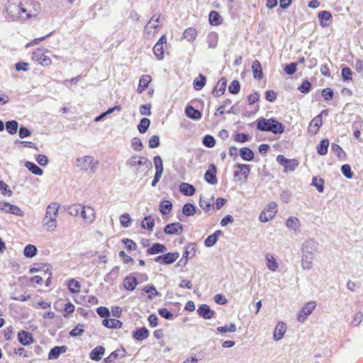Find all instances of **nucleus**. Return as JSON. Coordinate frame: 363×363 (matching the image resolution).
Segmentation results:
<instances>
[{
    "label": "nucleus",
    "instance_id": "f257e3e1",
    "mask_svg": "<svg viewBox=\"0 0 363 363\" xmlns=\"http://www.w3.org/2000/svg\"><path fill=\"white\" fill-rule=\"evenodd\" d=\"M317 243L313 239L306 240L301 249V267L303 269L309 270L313 267V261L315 258Z\"/></svg>",
    "mask_w": 363,
    "mask_h": 363
},
{
    "label": "nucleus",
    "instance_id": "f03ea898",
    "mask_svg": "<svg viewBox=\"0 0 363 363\" xmlns=\"http://www.w3.org/2000/svg\"><path fill=\"white\" fill-rule=\"evenodd\" d=\"M60 205L57 203H51L46 208L45 216L43 220V225L48 231H54L57 227V217Z\"/></svg>",
    "mask_w": 363,
    "mask_h": 363
},
{
    "label": "nucleus",
    "instance_id": "7ed1b4c3",
    "mask_svg": "<svg viewBox=\"0 0 363 363\" xmlns=\"http://www.w3.org/2000/svg\"><path fill=\"white\" fill-rule=\"evenodd\" d=\"M257 128L261 131L272 132L274 134L282 133L284 125L274 118H260L257 121Z\"/></svg>",
    "mask_w": 363,
    "mask_h": 363
},
{
    "label": "nucleus",
    "instance_id": "20e7f679",
    "mask_svg": "<svg viewBox=\"0 0 363 363\" xmlns=\"http://www.w3.org/2000/svg\"><path fill=\"white\" fill-rule=\"evenodd\" d=\"M40 4L33 0H23V20H28L35 17L40 12Z\"/></svg>",
    "mask_w": 363,
    "mask_h": 363
},
{
    "label": "nucleus",
    "instance_id": "39448f33",
    "mask_svg": "<svg viewBox=\"0 0 363 363\" xmlns=\"http://www.w3.org/2000/svg\"><path fill=\"white\" fill-rule=\"evenodd\" d=\"M7 13L14 19L23 20V0H12L9 1L6 6Z\"/></svg>",
    "mask_w": 363,
    "mask_h": 363
},
{
    "label": "nucleus",
    "instance_id": "423d86ee",
    "mask_svg": "<svg viewBox=\"0 0 363 363\" xmlns=\"http://www.w3.org/2000/svg\"><path fill=\"white\" fill-rule=\"evenodd\" d=\"M99 162L95 160L91 155H86L79 157L76 160V166L82 170H91V172L95 173L96 171Z\"/></svg>",
    "mask_w": 363,
    "mask_h": 363
},
{
    "label": "nucleus",
    "instance_id": "0eeeda50",
    "mask_svg": "<svg viewBox=\"0 0 363 363\" xmlns=\"http://www.w3.org/2000/svg\"><path fill=\"white\" fill-rule=\"evenodd\" d=\"M160 15L155 14L147 22L143 30V37L145 38L150 39L157 33L160 28Z\"/></svg>",
    "mask_w": 363,
    "mask_h": 363
},
{
    "label": "nucleus",
    "instance_id": "6e6552de",
    "mask_svg": "<svg viewBox=\"0 0 363 363\" xmlns=\"http://www.w3.org/2000/svg\"><path fill=\"white\" fill-rule=\"evenodd\" d=\"M125 164L131 168H136V173L138 172V168L140 166L145 165L147 167H151L152 164L150 160L145 157L138 155H134L130 157L125 162Z\"/></svg>",
    "mask_w": 363,
    "mask_h": 363
},
{
    "label": "nucleus",
    "instance_id": "1a4fd4ad",
    "mask_svg": "<svg viewBox=\"0 0 363 363\" xmlns=\"http://www.w3.org/2000/svg\"><path fill=\"white\" fill-rule=\"evenodd\" d=\"M316 303L315 301H310L303 305L297 315V320L300 323L304 322L308 316L311 314L315 308Z\"/></svg>",
    "mask_w": 363,
    "mask_h": 363
},
{
    "label": "nucleus",
    "instance_id": "9d476101",
    "mask_svg": "<svg viewBox=\"0 0 363 363\" xmlns=\"http://www.w3.org/2000/svg\"><path fill=\"white\" fill-rule=\"evenodd\" d=\"M179 257V253L168 252L163 255L157 256L155 258V262H158L161 264H171L174 263Z\"/></svg>",
    "mask_w": 363,
    "mask_h": 363
},
{
    "label": "nucleus",
    "instance_id": "9b49d317",
    "mask_svg": "<svg viewBox=\"0 0 363 363\" xmlns=\"http://www.w3.org/2000/svg\"><path fill=\"white\" fill-rule=\"evenodd\" d=\"M33 60L38 62L42 66H49L52 63L50 58L45 55L43 50L38 49L32 54Z\"/></svg>",
    "mask_w": 363,
    "mask_h": 363
},
{
    "label": "nucleus",
    "instance_id": "f8f14e48",
    "mask_svg": "<svg viewBox=\"0 0 363 363\" xmlns=\"http://www.w3.org/2000/svg\"><path fill=\"white\" fill-rule=\"evenodd\" d=\"M0 211L19 216L24 215L23 211L18 206L8 202L0 201Z\"/></svg>",
    "mask_w": 363,
    "mask_h": 363
},
{
    "label": "nucleus",
    "instance_id": "ddd939ff",
    "mask_svg": "<svg viewBox=\"0 0 363 363\" xmlns=\"http://www.w3.org/2000/svg\"><path fill=\"white\" fill-rule=\"evenodd\" d=\"M325 112H326V110L323 111L320 114L316 116L315 118H313L311 120V121L310 122L308 128V132L309 134L313 135L318 133L320 126L323 124L321 114H323Z\"/></svg>",
    "mask_w": 363,
    "mask_h": 363
},
{
    "label": "nucleus",
    "instance_id": "4468645a",
    "mask_svg": "<svg viewBox=\"0 0 363 363\" xmlns=\"http://www.w3.org/2000/svg\"><path fill=\"white\" fill-rule=\"evenodd\" d=\"M167 45V38L165 35H162L160 37L157 43L155 45L153 48V52L155 57L158 60H162L164 57V47Z\"/></svg>",
    "mask_w": 363,
    "mask_h": 363
},
{
    "label": "nucleus",
    "instance_id": "2eb2a0df",
    "mask_svg": "<svg viewBox=\"0 0 363 363\" xmlns=\"http://www.w3.org/2000/svg\"><path fill=\"white\" fill-rule=\"evenodd\" d=\"M80 215L84 219V223L88 225L91 224L96 218L95 211L90 206H82Z\"/></svg>",
    "mask_w": 363,
    "mask_h": 363
},
{
    "label": "nucleus",
    "instance_id": "dca6fc26",
    "mask_svg": "<svg viewBox=\"0 0 363 363\" xmlns=\"http://www.w3.org/2000/svg\"><path fill=\"white\" fill-rule=\"evenodd\" d=\"M164 231L167 235H179L183 231V225L178 222L172 223L167 225Z\"/></svg>",
    "mask_w": 363,
    "mask_h": 363
},
{
    "label": "nucleus",
    "instance_id": "f3484780",
    "mask_svg": "<svg viewBox=\"0 0 363 363\" xmlns=\"http://www.w3.org/2000/svg\"><path fill=\"white\" fill-rule=\"evenodd\" d=\"M196 247L194 243H189L185 248L182 258L180 259V262H184L186 264L189 257H193L196 254Z\"/></svg>",
    "mask_w": 363,
    "mask_h": 363
},
{
    "label": "nucleus",
    "instance_id": "a211bd4d",
    "mask_svg": "<svg viewBox=\"0 0 363 363\" xmlns=\"http://www.w3.org/2000/svg\"><path fill=\"white\" fill-rule=\"evenodd\" d=\"M210 168L208 169L204 175L205 181L211 184H216L218 182L216 173V167L214 164H211Z\"/></svg>",
    "mask_w": 363,
    "mask_h": 363
},
{
    "label": "nucleus",
    "instance_id": "6ab92c4d",
    "mask_svg": "<svg viewBox=\"0 0 363 363\" xmlns=\"http://www.w3.org/2000/svg\"><path fill=\"white\" fill-rule=\"evenodd\" d=\"M198 314L204 319H211L214 317L215 312L206 304L201 305L198 310Z\"/></svg>",
    "mask_w": 363,
    "mask_h": 363
},
{
    "label": "nucleus",
    "instance_id": "aec40b11",
    "mask_svg": "<svg viewBox=\"0 0 363 363\" xmlns=\"http://www.w3.org/2000/svg\"><path fill=\"white\" fill-rule=\"evenodd\" d=\"M18 341L23 345H29L33 342V337L30 333L25 330H21L18 334Z\"/></svg>",
    "mask_w": 363,
    "mask_h": 363
},
{
    "label": "nucleus",
    "instance_id": "412c9836",
    "mask_svg": "<svg viewBox=\"0 0 363 363\" xmlns=\"http://www.w3.org/2000/svg\"><path fill=\"white\" fill-rule=\"evenodd\" d=\"M226 84H227V80L225 77L220 78L218 82H217L213 94L216 96L219 97L222 96L225 91L226 89Z\"/></svg>",
    "mask_w": 363,
    "mask_h": 363
},
{
    "label": "nucleus",
    "instance_id": "4be33fe9",
    "mask_svg": "<svg viewBox=\"0 0 363 363\" xmlns=\"http://www.w3.org/2000/svg\"><path fill=\"white\" fill-rule=\"evenodd\" d=\"M286 330V324L284 322H279L274 331L273 337L274 340H280L284 337Z\"/></svg>",
    "mask_w": 363,
    "mask_h": 363
},
{
    "label": "nucleus",
    "instance_id": "5701e85b",
    "mask_svg": "<svg viewBox=\"0 0 363 363\" xmlns=\"http://www.w3.org/2000/svg\"><path fill=\"white\" fill-rule=\"evenodd\" d=\"M149 330L146 328L143 327L137 329L133 333V337L138 341H142L145 339H147L149 336Z\"/></svg>",
    "mask_w": 363,
    "mask_h": 363
},
{
    "label": "nucleus",
    "instance_id": "b1692460",
    "mask_svg": "<svg viewBox=\"0 0 363 363\" xmlns=\"http://www.w3.org/2000/svg\"><path fill=\"white\" fill-rule=\"evenodd\" d=\"M104 353L105 348L102 346H97L91 351L89 354V357L92 360L99 361L101 359L102 356L104 354Z\"/></svg>",
    "mask_w": 363,
    "mask_h": 363
},
{
    "label": "nucleus",
    "instance_id": "393cba45",
    "mask_svg": "<svg viewBox=\"0 0 363 363\" xmlns=\"http://www.w3.org/2000/svg\"><path fill=\"white\" fill-rule=\"evenodd\" d=\"M267 268L272 272H276L279 268V263L273 255L268 253L265 255Z\"/></svg>",
    "mask_w": 363,
    "mask_h": 363
},
{
    "label": "nucleus",
    "instance_id": "a878e982",
    "mask_svg": "<svg viewBox=\"0 0 363 363\" xmlns=\"http://www.w3.org/2000/svg\"><path fill=\"white\" fill-rule=\"evenodd\" d=\"M67 351L66 346H55L52 348L48 354L49 359H55L59 357V356Z\"/></svg>",
    "mask_w": 363,
    "mask_h": 363
},
{
    "label": "nucleus",
    "instance_id": "bb28decb",
    "mask_svg": "<svg viewBox=\"0 0 363 363\" xmlns=\"http://www.w3.org/2000/svg\"><path fill=\"white\" fill-rule=\"evenodd\" d=\"M320 25L322 27H326L328 26V21H331L332 14L330 11H322L318 15Z\"/></svg>",
    "mask_w": 363,
    "mask_h": 363
},
{
    "label": "nucleus",
    "instance_id": "cd10ccee",
    "mask_svg": "<svg viewBox=\"0 0 363 363\" xmlns=\"http://www.w3.org/2000/svg\"><path fill=\"white\" fill-rule=\"evenodd\" d=\"M235 167L240 169V171H235L234 172L235 177H238L240 174H242L245 179L248 177V175L250 172V165L245 164H235Z\"/></svg>",
    "mask_w": 363,
    "mask_h": 363
},
{
    "label": "nucleus",
    "instance_id": "c85d7f7f",
    "mask_svg": "<svg viewBox=\"0 0 363 363\" xmlns=\"http://www.w3.org/2000/svg\"><path fill=\"white\" fill-rule=\"evenodd\" d=\"M138 285V281L135 277L127 276L123 281L124 287L129 291H133Z\"/></svg>",
    "mask_w": 363,
    "mask_h": 363
},
{
    "label": "nucleus",
    "instance_id": "c756f323",
    "mask_svg": "<svg viewBox=\"0 0 363 363\" xmlns=\"http://www.w3.org/2000/svg\"><path fill=\"white\" fill-rule=\"evenodd\" d=\"M167 250L166 247L160 243H154L147 250L148 255H156L158 253H163Z\"/></svg>",
    "mask_w": 363,
    "mask_h": 363
},
{
    "label": "nucleus",
    "instance_id": "7c9ffc66",
    "mask_svg": "<svg viewBox=\"0 0 363 363\" xmlns=\"http://www.w3.org/2000/svg\"><path fill=\"white\" fill-rule=\"evenodd\" d=\"M252 69L253 77L255 79H261L263 77V72L260 62L258 60H255L252 62Z\"/></svg>",
    "mask_w": 363,
    "mask_h": 363
},
{
    "label": "nucleus",
    "instance_id": "2f4dec72",
    "mask_svg": "<svg viewBox=\"0 0 363 363\" xmlns=\"http://www.w3.org/2000/svg\"><path fill=\"white\" fill-rule=\"evenodd\" d=\"M186 115L194 120H199L201 118V113L191 106H187L185 108Z\"/></svg>",
    "mask_w": 363,
    "mask_h": 363
},
{
    "label": "nucleus",
    "instance_id": "473e14b6",
    "mask_svg": "<svg viewBox=\"0 0 363 363\" xmlns=\"http://www.w3.org/2000/svg\"><path fill=\"white\" fill-rule=\"evenodd\" d=\"M151 80L152 78L150 75H143L139 81V85L137 89L138 92L142 93L143 91H145V89L147 88V86Z\"/></svg>",
    "mask_w": 363,
    "mask_h": 363
},
{
    "label": "nucleus",
    "instance_id": "72a5a7b5",
    "mask_svg": "<svg viewBox=\"0 0 363 363\" xmlns=\"http://www.w3.org/2000/svg\"><path fill=\"white\" fill-rule=\"evenodd\" d=\"M179 191L184 195L186 196H192L195 193V188L193 185L189 184L188 183H182L179 186Z\"/></svg>",
    "mask_w": 363,
    "mask_h": 363
},
{
    "label": "nucleus",
    "instance_id": "f704fd0d",
    "mask_svg": "<svg viewBox=\"0 0 363 363\" xmlns=\"http://www.w3.org/2000/svg\"><path fill=\"white\" fill-rule=\"evenodd\" d=\"M25 167L35 175L41 176L43 174V169L32 162H26Z\"/></svg>",
    "mask_w": 363,
    "mask_h": 363
},
{
    "label": "nucleus",
    "instance_id": "c9c22d12",
    "mask_svg": "<svg viewBox=\"0 0 363 363\" xmlns=\"http://www.w3.org/2000/svg\"><path fill=\"white\" fill-rule=\"evenodd\" d=\"M329 146V140L328 139H323L320 140V143L317 145V152L320 155H325L328 152V149Z\"/></svg>",
    "mask_w": 363,
    "mask_h": 363
},
{
    "label": "nucleus",
    "instance_id": "e433bc0d",
    "mask_svg": "<svg viewBox=\"0 0 363 363\" xmlns=\"http://www.w3.org/2000/svg\"><path fill=\"white\" fill-rule=\"evenodd\" d=\"M300 225L301 223L296 217H290L286 221V226L293 229L295 232L298 230Z\"/></svg>",
    "mask_w": 363,
    "mask_h": 363
},
{
    "label": "nucleus",
    "instance_id": "4c0bfd02",
    "mask_svg": "<svg viewBox=\"0 0 363 363\" xmlns=\"http://www.w3.org/2000/svg\"><path fill=\"white\" fill-rule=\"evenodd\" d=\"M240 155L243 160L252 161L254 159V152L248 147H242L240 150Z\"/></svg>",
    "mask_w": 363,
    "mask_h": 363
},
{
    "label": "nucleus",
    "instance_id": "58836bf2",
    "mask_svg": "<svg viewBox=\"0 0 363 363\" xmlns=\"http://www.w3.org/2000/svg\"><path fill=\"white\" fill-rule=\"evenodd\" d=\"M103 325L108 328H121L122 323L117 319H104L102 322Z\"/></svg>",
    "mask_w": 363,
    "mask_h": 363
},
{
    "label": "nucleus",
    "instance_id": "ea45409f",
    "mask_svg": "<svg viewBox=\"0 0 363 363\" xmlns=\"http://www.w3.org/2000/svg\"><path fill=\"white\" fill-rule=\"evenodd\" d=\"M183 37L189 42H193L197 37L196 30L191 27L186 28L183 33Z\"/></svg>",
    "mask_w": 363,
    "mask_h": 363
},
{
    "label": "nucleus",
    "instance_id": "a19ab883",
    "mask_svg": "<svg viewBox=\"0 0 363 363\" xmlns=\"http://www.w3.org/2000/svg\"><path fill=\"white\" fill-rule=\"evenodd\" d=\"M209 22L211 25L219 26L222 23V19L219 13L216 11H211L208 16Z\"/></svg>",
    "mask_w": 363,
    "mask_h": 363
},
{
    "label": "nucleus",
    "instance_id": "79ce46f5",
    "mask_svg": "<svg viewBox=\"0 0 363 363\" xmlns=\"http://www.w3.org/2000/svg\"><path fill=\"white\" fill-rule=\"evenodd\" d=\"M212 200L213 198L205 199L202 196L200 197L199 206L206 213H209L211 211Z\"/></svg>",
    "mask_w": 363,
    "mask_h": 363
},
{
    "label": "nucleus",
    "instance_id": "37998d69",
    "mask_svg": "<svg viewBox=\"0 0 363 363\" xmlns=\"http://www.w3.org/2000/svg\"><path fill=\"white\" fill-rule=\"evenodd\" d=\"M141 226L145 229L152 231L155 226L154 218L150 216L145 217L142 221Z\"/></svg>",
    "mask_w": 363,
    "mask_h": 363
},
{
    "label": "nucleus",
    "instance_id": "c03bdc74",
    "mask_svg": "<svg viewBox=\"0 0 363 363\" xmlns=\"http://www.w3.org/2000/svg\"><path fill=\"white\" fill-rule=\"evenodd\" d=\"M218 41V35L216 33L211 32L208 35L207 43L210 48H215Z\"/></svg>",
    "mask_w": 363,
    "mask_h": 363
},
{
    "label": "nucleus",
    "instance_id": "a18cd8bd",
    "mask_svg": "<svg viewBox=\"0 0 363 363\" xmlns=\"http://www.w3.org/2000/svg\"><path fill=\"white\" fill-rule=\"evenodd\" d=\"M206 82V79L205 76L200 74L198 78H196L194 80V88L196 90H201L203 89V87L205 86Z\"/></svg>",
    "mask_w": 363,
    "mask_h": 363
},
{
    "label": "nucleus",
    "instance_id": "49530a36",
    "mask_svg": "<svg viewBox=\"0 0 363 363\" xmlns=\"http://www.w3.org/2000/svg\"><path fill=\"white\" fill-rule=\"evenodd\" d=\"M36 253H37V248L33 245L29 244V245H26L24 248L23 255L26 257L32 258L34 256H35Z\"/></svg>",
    "mask_w": 363,
    "mask_h": 363
},
{
    "label": "nucleus",
    "instance_id": "de8ad7c7",
    "mask_svg": "<svg viewBox=\"0 0 363 363\" xmlns=\"http://www.w3.org/2000/svg\"><path fill=\"white\" fill-rule=\"evenodd\" d=\"M150 125V121L147 118H143L140 120L138 125V130L140 133H145Z\"/></svg>",
    "mask_w": 363,
    "mask_h": 363
},
{
    "label": "nucleus",
    "instance_id": "09e8293b",
    "mask_svg": "<svg viewBox=\"0 0 363 363\" xmlns=\"http://www.w3.org/2000/svg\"><path fill=\"white\" fill-rule=\"evenodd\" d=\"M18 123L16 121H9L6 123V128L9 133L13 135L17 132Z\"/></svg>",
    "mask_w": 363,
    "mask_h": 363
},
{
    "label": "nucleus",
    "instance_id": "8fccbe9b",
    "mask_svg": "<svg viewBox=\"0 0 363 363\" xmlns=\"http://www.w3.org/2000/svg\"><path fill=\"white\" fill-rule=\"evenodd\" d=\"M182 213L186 216H191L196 213V207L191 203H186L182 208Z\"/></svg>",
    "mask_w": 363,
    "mask_h": 363
},
{
    "label": "nucleus",
    "instance_id": "3c124183",
    "mask_svg": "<svg viewBox=\"0 0 363 363\" xmlns=\"http://www.w3.org/2000/svg\"><path fill=\"white\" fill-rule=\"evenodd\" d=\"M298 161L296 159H289L284 166V172H294L298 166Z\"/></svg>",
    "mask_w": 363,
    "mask_h": 363
},
{
    "label": "nucleus",
    "instance_id": "603ef678",
    "mask_svg": "<svg viewBox=\"0 0 363 363\" xmlns=\"http://www.w3.org/2000/svg\"><path fill=\"white\" fill-rule=\"evenodd\" d=\"M217 331L220 333H234L236 331V325L234 323L230 325H225L217 328Z\"/></svg>",
    "mask_w": 363,
    "mask_h": 363
},
{
    "label": "nucleus",
    "instance_id": "864d4df0",
    "mask_svg": "<svg viewBox=\"0 0 363 363\" xmlns=\"http://www.w3.org/2000/svg\"><path fill=\"white\" fill-rule=\"evenodd\" d=\"M172 208V203L169 201H165L160 203V211L162 214L169 213Z\"/></svg>",
    "mask_w": 363,
    "mask_h": 363
},
{
    "label": "nucleus",
    "instance_id": "5fc2aeb1",
    "mask_svg": "<svg viewBox=\"0 0 363 363\" xmlns=\"http://www.w3.org/2000/svg\"><path fill=\"white\" fill-rule=\"evenodd\" d=\"M268 214H270L272 216L274 217L277 213V203L272 201L267 205L264 210Z\"/></svg>",
    "mask_w": 363,
    "mask_h": 363
},
{
    "label": "nucleus",
    "instance_id": "6e6d98bb",
    "mask_svg": "<svg viewBox=\"0 0 363 363\" xmlns=\"http://www.w3.org/2000/svg\"><path fill=\"white\" fill-rule=\"evenodd\" d=\"M313 186H314L318 192L322 193L324 191V181L322 179H317V177H314L312 180Z\"/></svg>",
    "mask_w": 363,
    "mask_h": 363
},
{
    "label": "nucleus",
    "instance_id": "4d7b16f0",
    "mask_svg": "<svg viewBox=\"0 0 363 363\" xmlns=\"http://www.w3.org/2000/svg\"><path fill=\"white\" fill-rule=\"evenodd\" d=\"M80 284L77 281L74 279H72L69 281L68 289L71 293L75 294L79 291L80 290Z\"/></svg>",
    "mask_w": 363,
    "mask_h": 363
},
{
    "label": "nucleus",
    "instance_id": "13d9d810",
    "mask_svg": "<svg viewBox=\"0 0 363 363\" xmlns=\"http://www.w3.org/2000/svg\"><path fill=\"white\" fill-rule=\"evenodd\" d=\"M82 206L79 204H74L68 208L69 213L72 216H77L81 214Z\"/></svg>",
    "mask_w": 363,
    "mask_h": 363
},
{
    "label": "nucleus",
    "instance_id": "bf43d9fd",
    "mask_svg": "<svg viewBox=\"0 0 363 363\" xmlns=\"http://www.w3.org/2000/svg\"><path fill=\"white\" fill-rule=\"evenodd\" d=\"M153 162L156 172L163 173L164 168L162 158L159 155L155 156L153 159Z\"/></svg>",
    "mask_w": 363,
    "mask_h": 363
},
{
    "label": "nucleus",
    "instance_id": "052dcab7",
    "mask_svg": "<svg viewBox=\"0 0 363 363\" xmlns=\"http://www.w3.org/2000/svg\"><path fill=\"white\" fill-rule=\"evenodd\" d=\"M84 325L78 324L69 332V335L72 337H78L82 335L84 333Z\"/></svg>",
    "mask_w": 363,
    "mask_h": 363
},
{
    "label": "nucleus",
    "instance_id": "680f3d73",
    "mask_svg": "<svg viewBox=\"0 0 363 363\" xmlns=\"http://www.w3.org/2000/svg\"><path fill=\"white\" fill-rule=\"evenodd\" d=\"M131 146L135 151H141L143 144L139 138H133L131 140Z\"/></svg>",
    "mask_w": 363,
    "mask_h": 363
},
{
    "label": "nucleus",
    "instance_id": "e2e57ef3",
    "mask_svg": "<svg viewBox=\"0 0 363 363\" xmlns=\"http://www.w3.org/2000/svg\"><path fill=\"white\" fill-rule=\"evenodd\" d=\"M311 89V84L308 81H303L301 85L298 86V90L303 94H308Z\"/></svg>",
    "mask_w": 363,
    "mask_h": 363
},
{
    "label": "nucleus",
    "instance_id": "0e129e2a",
    "mask_svg": "<svg viewBox=\"0 0 363 363\" xmlns=\"http://www.w3.org/2000/svg\"><path fill=\"white\" fill-rule=\"evenodd\" d=\"M240 86L238 80H233L228 86L230 93L236 94L240 91Z\"/></svg>",
    "mask_w": 363,
    "mask_h": 363
},
{
    "label": "nucleus",
    "instance_id": "69168bd1",
    "mask_svg": "<svg viewBox=\"0 0 363 363\" xmlns=\"http://www.w3.org/2000/svg\"><path fill=\"white\" fill-rule=\"evenodd\" d=\"M341 172L347 179H352L353 177V172L349 164H345L341 167Z\"/></svg>",
    "mask_w": 363,
    "mask_h": 363
},
{
    "label": "nucleus",
    "instance_id": "338daca9",
    "mask_svg": "<svg viewBox=\"0 0 363 363\" xmlns=\"http://www.w3.org/2000/svg\"><path fill=\"white\" fill-rule=\"evenodd\" d=\"M203 144L207 147H213L216 144V140L213 136L206 135L203 138Z\"/></svg>",
    "mask_w": 363,
    "mask_h": 363
},
{
    "label": "nucleus",
    "instance_id": "774afa93",
    "mask_svg": "<svg viewBox=\"0 0 363 363\" xmlns=\"http://www.w3.org/2000/svg\"><path fill=\"white\" fill-rule=\"evenodd\" d=\"M341 75L344 81L352 80V72L350 68L345 67L341 69Z\"/></svg>",
    "mask_w": 363,
    "mask_h": 363
}]
</instances>
